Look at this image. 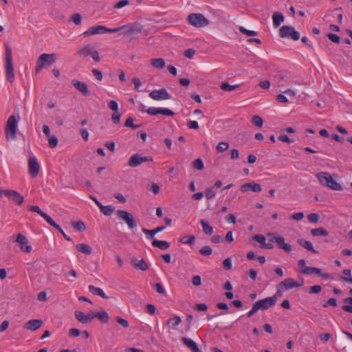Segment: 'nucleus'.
<instances>
[{"mask_svg": "<svg viewBox=\"0 0 352 352\" xmlns=\"http://www.w3.org/2000/svg\"><path fill=\"white\" fill-rule=\"evenodd\" d=\"M276 303V296L265 298L264 299L256 301L254 304L258 309L266 310L274 307Z\"/></svg>", "mask_w": 352, "mask_h": 352, "instance_id": "nucleus-10", "label": "nucleus"}, {"mask_svg": "<svg viewBox=\"0 0 352 352\" xmlns=\"http://www.w3.org/2000/svg\"><path fill=\"white\" fill-rule=\"evenodd\" d=\"M151 156H142L139 153L131 155L128 161V166L130 167H136L144 162H152Z\"/></svg>", "mask_w": 352, "mask_h": 352, "instance_id": "nucleus-9", "label": "nucleus"}, {"mask_svg": "<svg viewBox=\"0 0 352 352\" xmlns=\"http://www.w3.org/2000/svg\"><path fill=\"white\" fill-rule=\"evenodd\" d=\"M49 138V146L50 148H55L58 142V138L55 136H50Z\"/></svg>", "mask_w": 352, "mask_h": 352, "instance_id": "nucleus-56", "label": "nucleus"}, {"mask_svg": "<svg viewBox=\"0 0 352 352\" xmlns=\"http://www.w3.org/2000/svg\"><path fill=\"white\" fill-rule=\"evenodd\" d=\"M72 226L78 232H83L86 230L85 225L82 221H73L72 222Z\"/></svg>", "mask_w": 352, "mask_h": 352, "instance_id": "nucleus-40", "label": "nucleus"}, {"mask_svg": "<svg viewBox=\"0 0 352 352\" xmlns=\"http://www.w3.org/2000/svg\"><path fill=\"white\" fill-rule=\"evenodd\" d=\"M188 23L197 28L205 27L209 24L208 20L201 14L192 13L188 16Z\"/></svg>", "mask_w": 352, "mask_h": 352, "instance_id": "nucleus-6", "label": "nucleus"}, {"mask_svg": "<svg viewBox=\"0 0 352 352\" xmlns=\"http://www.w3.org/2000/svg\"><path fill=\"white\" fill-rule=\"evenodd\" d=\"M300 272L304 274H316L319 276V274H321V270L315 267H305L300 270Z\"/></svg>", "mask_w": 352, "mask_h": 352, "instance_id": "nucleus-29", "label": "nucleus"}, {"mask_svg": "<svg viewBox=\"0 0 352 352\" xmlns=\"http://www.w3.org/2000/svg\"><path fill=\"white\" fill-rule=\"evenodd\" d=\"M284 16L282 13L279 12H276L272 15V20L274 26L277 28L278 27L282 22L284 21Z\"/></svg>", "mask_w": 352, "mask_h": 352, "instance_id": "nucleus-27", "label": "nucleus"}, {"mask_svg": "<svg viewBox=\"0 0 352 352\" xmlns=\"http://www.w3.org/2000/svg\"><path fill=\"white\" fill-rule=\"evenodd\" d=\"M76 248L79 252L87 255H90L92 252V248L88 244L80 243L78 244Z\"/></svg>", "mask_w": 352, "mask_h": 352, "instance_id": "nucleus-28", "label": "nucleus"}, {"mask_svg": "<svg viewBox=\"0 0 352 352\" xmlns=\"http://www.w3.org/2000/svg\"><path fill=\"white\" fill-rule=\"evenodd\" d=\"M261 190L262 188L261 184H256L254 182L245 183L241 186V190L242 192L252 191L255 192H261Z\"/></svg>", "mask_w": 352, "mask_h": 352, "instance_id": "nucleus-18", "label": "nucleus"}, {"mask_svg": "<svg viewBox=\"0 0 352 352\" xmlns=\"http://www.w3.org/2000/svg\"><path fill=\"white\" fill-rule=\"evenodd\" d=\"M278 139L281 142H286L288 144L293 142V140L287 135H280L278 137Z\"/></svg>", "mask_w": 352, "mask_h": 352, "instance_id": "nucleus-64", "label": "nucleus"}, {"mask_svg": "<svg viewBox=\"0 0 352 352\" xmlns=\"http://www.w3.org/2000/svg\"><path fill=\"white\" fill-rule=\"evenodd\" d=\"M171 98V95L168 93L165 88L155 90V100H164Z\"/></svg>", "mask_w": 352, "mask_h": 352, "instance_id": "nucleus-22", "label": "nucleus"}, {"mask_svg": "<svg viewBox=\"0 0 352 352\" xmlns=\"http://www.w3.org/2000/svg\"><path fill=\"white\" fill-rule=\"evenodd\" d=\"M108 107L113 111H118V104L116 100H111L108 103Z\"/></svg>", "mask_w": 352, "mask_h": 352, "instance_id": "nucleus-62", "label": "nucleus"}, {"mask_svg": "<svg viewBox=\"0 0 352 352\" xmlns=\"http://www.w3.org/2000/svg\"><path fill=\"white\" fill-rule=\"evenodd\" d=\"M279 36L281 38H290L294 41L300 38V33L294 27L289 25H283L280 28Z\"/></svg>", "mask_w": 352, "mask_h": 352, "instance_id": "nucleus-7", "label": "nucleus"}, {"mask_svg": "<svg viewBox=\"0 0 352 352\" xmlns=\"http://www.w3.org/2000/svg\"><path fill=\"white\" fill-rule=\"evenodd\" d=\"M182 341L183 344L188 348H189L192 352H200L199 348L198 347L197 344L192 340L183 337L182 338Z\"/></svg>", "mask_w": 352, "mask_h": 352, "instance_id": "nucleus-23", "label": "nucleus"}, {"mask_svg": "<svg viewBox=\"0 0 352 352\" xmlns=\"http://www.w3.org/2000/svg\"><path fill=\"white\" fill-rule=\"evenodd\" d=\"M300 285V284H299L297 281L294 280L293 278H288L285 279L280 283H279L277 285V287L285 291L292 288L299 287Z\"/></svg>", "mask_w": 352, "mask_h": 352, "instance_id": "nucleus-16", "label": "nucleus"}, {"mask_svg": "<svg viewBox=\"0 0 352 352\" xmlns=\"http://www.w3.org/2000/svg\"><path fill=\"white\" fill-rule=\"evenodd\" d=\"M229 147V144L227 142H219L217 146V150L219 152H223L226 151Z\"/></svg>", "mask_w": 352, "mask_h": 352, "instance_id": "nucleus-53", "label": "nucleus"}, {"mask_svg": "<svg viewBox=\"0 0 352 352\" xmlns=\"http://www.w3.org/2000/svg\"><path fill=\"white\" fill-rule=\"evenodd\" d=\"M252 122L258 127H261L263 124V119L258 116H254L252 118Z\"/></svg>", "mask_w": 352, "mask_h": 352, "instance_id": "nucleus-46", "label": "nucleus"}, {"mask_svg": "<svg viewBox=\"0 0 352 352\" xmlns=\"http://www.w3.org/2000/svg\"><path fill=\"white\" fill-rule=\"evenodd\" d=\"M182 320L179 316H175L173 318L168 320V323L171 324V326L175 329L181 322Z\"/></svg>", "mask_w": 352, "mask_h": 352, "instance_id": "nucleus-45", "label": "nucleus"}, {"mask_svg": "<svg viewBox=\"0 0 352 352\" xmlns=\"http://www.w3.org/2000/svg\"><path fill=\"white\" fill-rule=\"evenodd\" d=\"M343 301L349 305L342 306V309L344 311L352 313V297L346 298Z\"/></svg>", "mask_w": 352, "mask_h": 352, "instance_id": "nucleus-35", "label": "nucleus"}, {"mask_svg": "<svg viewBox=\"0 0 352 352\" xmlns=\"http://www.w3.org/2000/svg\"><path fill=\"white\" fill-rule=\"evenodd\" d=\"M5 67L6 80L10 82H12L14 80V73L12 64V49L8 45H6Z\"/></svg>", "mask_w": 352, "mask_h": 352, "instance_id": "nucleus-2", "label": "nucleus"}, {"mask_svg": "<svg viewBox=\"0 0 352 352\" xmlns=\"http://www.w3.org/2000/svg\"><path fill=\"white\" fill-rule=\"evenodd\" d=\"M270 241L276 243L278 248L286 252H290L292 250V245L285 242V239L283 236H272Z\"/></svg>", "mask_w": 352, "mask_h": 352, "instance_id": "nucleus-14", "label": "nucleus"}, {"mask_svg": "<svg viewBox=\"0 0 352 352\" xmlns=\"http://www.w3.org/2000/svg\"><path fill=\"white\" fill-rule=\"evenodd\" d=\"M199 252L202 255L209 256V255H210L212 254V248L210 246L206 245V246L202 247L199 250Z\"/></svg>", "mask_w": 352, "mask_h": 352, "instance_id": "nucleus-47", "label": "nucleus"}, {"mask_svg": "<svg viewBox=\"0 0 352 352\" xmlns=\"http://www.w3.org/2000/svg\"><path fill=\"white\" fill-rule=\"evenodd\" d=\"M97 34H104V26L102 25L91 26L85 32L83 35L85 36H89Z\"/></svg>", "mask_w": 352, "mask_h": 352, "instance_id": "nucleus-20", "label": "nucleus"}, {"mask_svg": "<svg viewBox=\"0 0 352 352\" xmlns=\"http://www.w3.org/2000/svg\"><path fill=\"white\" fill-rule=\"evenodd\" d=\"M72 85L80 92H81L83 96H89L91 95V92L89 91L88 86L86 83L78 80H72Z\"/></svg>", "mask_w": 352, "mask_h": 352, "instance_id": "nucleus-17", "label": "nucleus"}, {"mask_svg": "<svg viewBox=\"0 0 352 352\" xmlns=\"http://www.w3.org/2000/svg\"><path fill=\"white\" fill-rule=\"evenodd\" d=\"M14 241L20 244V248L22 251L27 253H30L32 251V246L28 245V240L23 234L21 233L18 234Z\"/></svg>", "mask_w": 352, "mask_h": 352, "instance_id": "nucleus-15", "label": "nucleus"}, {"mask_svg": "<svg viewBox=\"0 0 352 352\" xmlns=\"http://www.w3.org/2000/svg\"><path fill=\"white\" fill-rule=\"evenodd\" d=\"M323 307L326 308L327 307H329V306H331V307H337L338 306V302H337V300L334 298H331L329 299H328L325 303L323 304Z\"/></svg>", "mask_w": 352, "mask_h": 352, "instance_id": "nucleus-50", "label": "nucleus"}, {"mask_svg": "<svg viewBox=\"0 0 352 352\" xmlns=\"http://www.w3.org/2000/svg\"><path fill=\"white\" fill-rule=\"evenodd\" d=\"M18 120L15 116H10L6 122V135L8 140H14L16 138V132L17 128Z\"/></svg>", "mask_w": 352, "mask_h": 352, "instance_id": "nucleus-4", "label": "nucleus"}, {"mask_svg": "<svg viewBox=\"0 0 352 352\" xmlns=\"http://www.w3.org/2000/svg\"><path fill=\"white\" fill-rule=\"evenodd\" d=\"M116 320L117 321L118 323H119L121 326H122L124 328L128 327L129 325V322L126 320L122 318L119 316H117L116 318Z\"/></svg>", "mask_w": 352, "mask_h": 352, "instance_id": "nucleus-61", "label": "nucleus"}, {"mask_svg": "<svg viewBox=\"0 0 352 352\" xmlns=\"http://www.w3.org/2000/svg\"><path fill=\"white\" fill-rule=\"evenodd\" d=\"M117 216L120 219L124 221L130 229H133L136 227L137 223L130 212L126 210H118L117 211Z\"/></svg>", "mask_w": 352, "mask_h": 352, "instance_id": "nucleus-8", "label": "nucleus"}, {"mask_svg": "<svg viewBox=\"0 0 352 352\" xmlns=\"http://www.w3.org/2000/svg\"><path fill=\"white\" fill-rule=\"evenodd\" d=\"M223 267L226 270H229L232 268V260L230 257L226 258L223 261Z\"/></svg>", "mask_w": 352, "mask_h": 352, "instance_id": "nucleus-54", "label": "nucleus"}, {"mask_svg": "<svg viewBox=\"0 0 352 352\" xmlns=\"http://www.w3.org/2000/svg\"><path fill=\"white\" fill-rule=\"evenodd\" d=\"M216 192L213 190L212 188H209L206 190V197L207 199H211L214 198Z\"/></svg>", "mask_w": 352, "mask_h": 352, "instance_id": "nucleus-58", "label": "nucleus"}, {"mask_svg": "<svg viewBox=\"0 0 352 352\" xmlns=\"http://www.w3.org/2000/svg\"><path fill=\"white\" fill-rule=\"evenodd\" d=\"M155 247L160 250H165L170 247V243L166 241H160L155 239Z\"/></svg>", "mask_w": 352, "mask_h": 352, "instance_id": "nucleus-41", "label": "nucleus"}, {"mask_svg": "<svg viewBox=\"0 0 352 352\" xmlns=\"http://www.w3.org/2000/svg\"><path fill=\"white\" fill-rule=\"evenodd\" d=\"M239 87V85H231L227 82H221L220 87L222 90L226 91H232L236 89Z\"/></svg>", "mask_w": 352, "mask_h": 352, "instance_id": "nucleus-38", "label": "nucleus"}, {"mask_svg": "<svg viewBox=\"0 0 352 352\" xmlns=\"http://www.w3.org/2000/svg\"><path fill=\"white\" fill-rule=\"evenodd\" d=\"M139 110L142 112H146L151 116H154V107H149L148 109H146V106L142 104L140 107Z\"/></svg>", "mask_w": 352, "mask_h": 352, "instance_id": "nucleus-55", "label": "nucleus"}, {"mask_svg": "<svg viewBox=\"0 0 352 352\" xmlns=\"http://www.w3.org/2000/svg\"><path fill=\"white\" fill-rule=\"evenodd\" d=\"M92 48L90 45H87L78 51V54L84 57L91 55Z\"/></svg>", "mask_w": 352, "mask_h": 352, "instance_id": "nucleus-39", "label": "nucleus"}, {"mask_svg": "<svg viewBox=\"0 0 352 352\" xmlns=\"http://www.w3.org/2000/svg\"><path fill=\"white\" fill-rule=\"evenodd\" d=\"M3 195L11 199L17 205H21L24 201V197L17 191L14 190H4Z\"/></svg>", "mask_w": 352, "mask_h": 352, "instance_id": "nucleus-11", "label": "nucleus"}, {"mask_svg": "<svg viewBox=\"0 0 352 352\" xmlns=\"http://www.w3.org/2000/svg\"><path fill=\"white\" fill-rule=\"evenodd\" d=\"M297 243L307 250L313 253L318 254V251L314 249L312 243L310 241H306L303 239H298L297 240Z\"/></svg>", "mask_w": 352, "mask_h": 352, "instance_id": "nucleus-25", "label": "nucleus"}, {"mask_svg": "<svg viewBox=\"0 0 352 352\" xmlns=\"http://www.w3.org/2000/svg\"><path fill=\"white\" fill-rule=\"evenodd\" d=\"M200 223L203 228L204 232L207 235H211L213 233V228L204 219L200 221Z\"/></svg>", "mask_w": 352, "mask_h": 352, "instance_id": "nucleus-33", "label": "nucleus"}, {"mask_svg": "<svg viewBox=\"0 0 352 352\" xmlns=\"http://www.w3.org/2000/svg\"><path fill=\"white\" fill-rule=\"evenodd\" d=\"M120 118L121 114L118 112V111H113V113L111 116V119L115 124H118L120 122Z\"/></svg>", "mask_w": 352, "mask_h": 352, "instance_id": "nucleus-59", "label": "nucleus"}, {"mask_svg": "<svg viewBox=\"0 0 352 352\" xmlns=\"http://www.w3.org/2000/svg\"><path fill=\"white\" fill-rule=\"evenodd\" d=\"M311 234L313 236H327L328 231L322 228H314L311 230Z\"/></svg>", "mask_w": 352, "mask_h": 352, "instance_id": "nucleus-37", "label": "nucleus"}, {"mask_svg": "<svg viewBox=\"0 0 352 352\" xmlns=\"http://www.w3.org/2000/svg\"><path fill=\"white\" fill-rule=\"evenodd\" d=\"M71 21L76 25H80L82 21V16L78 13L74 14L71 17Z\"/></svg>", "mask_w": 352, "mask_h": 352, "instance_id": "nucleus-49", "label": "nucleus"}, {"mask_svg": "<svg viewBox=\"0 0 352 352\" xmlns=\"http://www.w3.org/2000/svg\"><path fill=\"white\" fill-rule=\"evenodd\" d=\"M30 210L34 212H36L40 214L45 221L50 217V215L44 212L41 210L38 206H31Z\"/></svg>", "mask_w": 352, "mask_h": 352, "instance_id": "nucleus-36", "label": "nucleus"}, {"mask_svg": "<svg viewBox=\"0 0 352 352\" xmlns=\"http://www.w3.org/2000/svg\"><path fill=\"white\" fill-rule=\"evenodd\" d=\"M252 239L262 245V247L264 245L266 241L265 237L262 234H256L252 236Z\"/></svg>", "mask_w": 352, "mask_h": 352, "instance_id": "nucleus-51", "label": "nucleus"}, {"mask_svg": "<svg viewBox=\"0 0 352 352\" xmlns=\"http://www.w3.org/2000/svg\"><path fill=\"white\" fill-rule=\"evenodd\" d=\"M131 264L134 267L141 270H146L148 269V266L143 259L139 261H137L136 259H132Z\"/></svg>", "mask_w": 352, "mask_h": 352, "instance_id": "nucleus-30", "label": "nucleus"}, {"mask_svg": "<svg viewBox=\"0 0 352 352\" xmlns=\"http://www.w3.org/2000/svg\"><path fill=\"white\" fill-rule=\"evenodd\" d=\"M241 33L243 34H245L247 36H256L257 35V32L254 30H249L244 28L243 26H240L239 28Z\"/></svg>", "mask_w": 352, "mask_h": 352, "instance_id": "nucleus-44", "label": "nucleus"}, {"mask_svg": "<svg viewBox=\"0 0 352 352\" xmlns=\"http://www.w3.org/2000/svg\"><path fill=\"white\" fill-rule=\"evenodd\" d=\"M124 32L121 34L126 36L133 37L143 30V26L138 22L131 23L122 25Z\"/></svg>", "mask_w": 352, "mask_h": 352, "instance_id": "nucleus-5", "label": "nucleus"}, {"mask_svg": "<svg viewBox=\"0 0 352 352\" xmlns=\"http://www.w3.org/2000/svg\"><path fill=\"white\" fill-rule=\"evenodd\" d=\"M100 212L106 216H110L112 214L115 210V207L112 205L103 206L102 205L100 208Z\"/></svg>", "mask_w": 352, "mask_h": 352, "instance_id": "nucleus-34", "label": "nucleus"}, {"mask_svg": "<svg viewBox=\"0 0 352 352\" xmlns=\"http://www.w3.org/2000/svg\"><path fill=\"white\" fill-rule=\"evenodd\" d=\"M92 73L94 74V76H95V78L99 80V81H101L102 80V72L98 69H92Z\"/></svg>", "mask_w": 352, "mask_h": 352, "instance_id": "nucleus-63", "label": "nucleus"}, {"mask_svg": "<svg viewBox=\"0 0 352 352\" xmlns=\"http://www.w3.org/2000/svg\"><path fill=\"white\" fill-rule=\"evenodd\" d=\"M327 36L331 41L335 43H339L340 41V37L337 34L333 33H327Z\"/></svg>", "mask_w": 352, "mask_h": 352, "instance_id": "nucleus-52", "label": "nucleus"}, {"mask_svg": "<svg viewBox=\"0 0 352 352\" xmlns=\"http://www.w3.org/2000/svg\"><path fill=\"white\" fill-rule=\"evenodd\" d=\"M172 220L169 217H164L163 219H155V223L158 224V226L155 228V234L163 231L166 226L171 225Z\"/></svg>", "mask_w": 352, "mask_h": 352, "instance_id": "nucleus-19", "label": "nucleus"}, {"mask_svg": "<svg viewBox=\"0 0 352 352\" xmlns=\"http://www.w3.org/2000/svg\"><path fill=\"white\" fill-rule=\"evenodd\" d=\"M89 291L94 295L100 296L101 298L104 299H108L109 296H107L103 290L100 287H96L94 285L89 286Z\"/></svg>", "mask_w": 352, "mask_h": 352, "instance_id": "nucleus-26", "label": "nucleus"}, {"mask_svg": "<svg viewBox=\"0 0 352 352\" xmlns=\"http://www.w3.org/2000/svg\"><path fill=\"white\" fill-rule=\"evenodd\" d=\"M55 54L43 53L39 56L36 60L35 73L38 74L45 66H50L56 62Z\"/></svg>", "mask_w": 352, "mask_h": 352, "instance_id": "nucleus-3", "label": "nucleus"}, {"mask_svg": "<svg viewBox=\"0 0 352 352\" xmlns=\"http://www.w3.org/2000/svg\"><path fill=\"white\" fill-rule=\"evenodd\" d=\"M40 166L35 157H32L28 160L29 173L32 178H35L39 173Z\"/></svg>", "mask_w": 352, "mask_h": 352, "instance_id": "nucleus-12", "label": "nucleus"}, {"mask_svg": "<svg viewBox=\"0 0 352 352\" xmlns=\"http://www.w3.org/2000/svg\"><path fill=\"white\" fill-rule=\"evenodd\" d=\"M43 322L42 320L33 319L28 321L25 324V328L31 331H36L43 324Z\"/></svg>", "mask_w": 352, "mask_h": 352, "instance_id": "nucleus-21", "label": "nucleus"}, {"mask_svg": "<svg viewBox=\"0 0 352 352\" xmlns=\"http://www.w3.org/2000/svg\"><path fill=\"white\" fill-rule=\"evenodd\" d=\"M129 4V0H121L116 3L113 6L115 9H120Z\"/></svg>", "mask_w": 352, "mask_h": 352, "instance_id": "nucleus-57", "label": "nucleus"}, {"mask_svg": "<svg viewBox=\"0 0 352 352\" xmlns=\"http://www.w3.org/2000/svg\"><path fill=\"white\" fill-rule=\"evenodd\" d=\"M316 177L323 186L328 187L333 190L340 191L342 190V186L336 182L327 172H320L316 174Z\"/></svg>", "mask_w": 352, "mask_h": 352, "instance_id": "nucleus-1", "label": "nucleus"}, {"mask_svg": "<svg viewBox=\"0 0 352 352\" xmlns=\"http://www.w3.org/2000/svg\"><path fill=\"white\" fill-rule=\"evenodd\" d=\"M95 318H98L100 321L102 323H107L109 320V315L106 311H102L100 312H94Z\"/></svg>", "mask_w": 352, "mask_h": 352, "instance_id": "nucleus-31", "label": "nucleus"}, {"mask_svg": "<svg viewBox=\"0 0 352 352\" xmlns=\"http://www.w3.org/2000/svg\"><path fill=\"white\" fill-rule=\"evenodd\" d=\"M320 215L317 213H311L307 215V219L310 223H316L318 221Z\"/></svg>", "mask_w": 352, "mask_h": 352, "instance_id": "nucleus-48", "label": "nucleus"}, {"mask_svg": "<svg viewBox=\"0 0 352 352\" xmlns=\"http://www.w3.org/2000/svg\"><path fill=\"white\" fill-rule=\"evenodd\" d=\"M192 166L194 168L201 170L204 168V162L201 158H198L195 160L192 163Z\"/></svg>", "mask_w": 352, "mask_h": 352, "instance_id": "nucleus-43", "label": "nucleus"}, {"mask_svg": "<svg viewBox=\"0 0 352 352\" xmlns=\"http://www.w3.org/2000/svg\"><path fill=\"white\" fill-rule=\"evenodd\" d=\"M158 114L172 117L175 115V113L168 109L155 107V116Z\"/></svg>", "mask_w": 352, "mask_h": 352, "instance_id": "nucleus-32", "label": "nucleus"}, {"mask_svg": "<svg viewBox=\"0 0 352 352\" xmlns=\"http://www.w3.org/2000/svg\"><path fill=\"white\" fill-rule=\"evenodd\" d=\"M165 67V60L162 58H155V68L162 69Z\"/></svg>", "mask_w": 352, "mask_h": 352, "instance_id": "nucleus-60", "label": "nucleus"}, {"mask_svg": "<svg viewBox=\"0 0 352 352\" xmlns=\"http://www.w3.org/2000/svg\"><path fill=\"white\" fill-rule=\"evenodd\" d=\"M76 318L82 324L90 323L95 318L94 312L90 311L87 314H85L80 311H76L74 313Z\"/></svg>", "mask_w": 352, "mask_h": 352, "instance_id": "nucleus-13", "label": "nucleus"}, {"mask_svg": "<svg viewBox=\"0 0 352 352\" xmlns=\"http://www.w3.org/2000/svg\"><path fill=\"white\" fill-rule=\"evenodd\" d=\"M46 221L52 227H54L55 229L58 230L61 234L63 236L65 240L68 241H71V238L67 235L65 232L63 230V229L52 219V217L50 216V217L46 220Z\"/></svg>", "mask_w": 352, "mask_h": 352, "instance_id": "nucleus-24", "label": "nucleus"}, {"mask_svg": "<svg viewBox=\"0 0 352 352\" xmlns=\"http://www.w3.org/2000/svg\"><path fill=\"white\" fill-rule=\"evenodd\" d=\"M195 240V236H184L179 239V241L184 244H192Z\"/></svg>", "mask_w": 352, "mask_h": 352, "instance_id": "nucleus-42", "label": "nucleus"}]
</instances>
